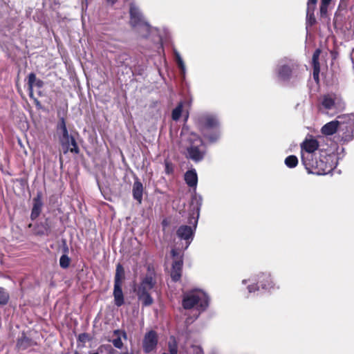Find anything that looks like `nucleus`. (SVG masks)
I'll return each instance as SVG.
<instances>
[{
    "label": "nucleus",
    "mask_w": 354,
    "mask_h": 354,
    "mask_svg": "<svg viewBox=\"0 0 354 354\" xmlns=\"http://www.w3.org/2000/svg\"><path fill=\"white\" fill-rule=\"evenodd\" d=\"M331 0H321L320 5V14L323 17L326 15L328 10V6L330 3Z\"/></svg>",
    "instance_id": "nucleus-27"
},
{
    "label": "nucleus",
    "mask_w": 354,
    "mask_h": 354,
    "mask_svg": "<svg viewBox=\"0 0 354 354\" xmlns=\"http://www.w3.org/2000/svg\"><path fill=\"white\" fill-rule=\"evenodd\" d=\"M242 284L247 285L246 289L249 293L260 290L272 293L280 288L272 273L268 271L260 272L247 279H243Z\"/></svg>",
    "instance_id": "nucleus-2"
},
{
    "label": "nucleus",
    "mask_w": 354,
    "mask_h": 354,
    "mask_svg": "<svg viewBox=\"0 0 354 354\" xmlns=\"http://www.w3.org/2000/svg\"><path fill=\"white\" fill-rule=\"evenodd\" d=\"M74 354H79L78 352L75 351Z\"/></svg>",
    "instance_id": "nucleus-44"
},
{
    "label": "nucleus",
    "mask_w": 354,
    "mask_h": 354,
    "mask_svg": "<svg viewBox=\"0 0 354 354\" xmlns=\"http://www.w3.org/2000/svg\"><path fill=\"white\" fill-rule=\"evenodd\" d=\"M316 23L314 14H306V27L312 26Z\"/></svg>",
    "instance_id": "nucleus-31"
},
{
    "label": "nucleus",
    "mask_w": 354,
    "mask_h": 354,
    "mask_svg": "<svg viewBox=\"0 0 354 354\" xmlns=\"http://www.w3.org/2000/svg\"><path fill=\"white\" fill-rule=\"evenodd\" d=\"M317 0H308L307 3L306 14H314Z\"/></svg>",
    "instance_id": "nucleus-29"
},
{
    "label": "nucleus",
    "mask_w": 354,
    "mask_h": 354,
    "mask_svg": "<svg viewBox=\"0 0 354 354\" xmlns=\"http://www.w3.org/2000/svg\"><path fill=\"white\" fill-rule=\"evenodd\" d=\"M57 133L58 136V138H59V136H66L69 134L67 128H64L61 130H57Z\"/></svg>",
    "instance_id": "nucleus-38"
},
{
    "label": "nucleus",
    "mask_w": 354,
    "mask_h": 354,
    "mask_svg": "<svg viewBox=\"0 0 354 354\" xmlns=\"http://www.w3.org/2000/svg\"><path fill=\"white\" fill-rule=\"evenodd\" d=\"M318 146L319 145L317 141L314 139L306 140L301 144L302 162L310 160V158L317 154L314 153V152L317 149Z\"/></svg>",
    "instance_id": "nucleus-11"
},
{
    "label": "nucleus",
    "mask_w": 354,
    "mask_h": 354,
    "mask_svg": "<svg viewBox=\"0 0 354 354\" xmlns=\"http://www.w3.org/2000/svg\"><path fill=\"white\" fill-rule=\"evenodd\" d=\"M175 60L176 62L177 65H183L184 63V61L183 58L181 57L180 53L176 50H174Z\"/></svg>",
    "instance_id": "nucleus-34"
},
{
    "label": "nucleus",
    "mask_w": 354,
    "mask_h": 354,
    "mask_svg": "<svg viewBox=\"0 0 354 354\" xmlns=\"http://www.w3.org/2000/svg\"><path fill=\"white\" fill-rule=\"evenodd\" d=\"M339 124L337 120L328 122L322 127V133L326 136L333 135L337 131Z\"/></svg>",
    "instance_id": "nucleus-21"
},
{
    "label": "nucleus",
    "mask_w": 354,
    "mask_h": 354,
    "mask_svg": "<svg viewBox=\"0 0 354 354\" xmlns=\"http://www.w3.org/2000/svg\"><path fill=\"white\" fill-rule=\"evenodd\" d=\"M195 124L203 138L209 143H215L221 136L220 120L216 114L203 113L195 118Z\"/></svg>",
    "instance_id": "nucleus-1"
},
{
    "label": "nucleus",
    "mask_w": 354,
    "mask_h": 354,
    "mask_svg": "<svg viewBox=\"0 0 354 354\" xmlns=\"http://www.w3.org/2000/svg\"><path fill=\"white\" fill-rule=\"evenodd\" d=\"M185 180L189 187H193L194 191H196L198 183V176L195 169L188 170L185 174Z\"/></svg>",
    "instance_id": "nucleus-19"
},
{
    "label": "nucleus",
    "mask_w": 354,
    "mask_h": 354,
    "mask_svg": "<svg viewBox=\"0 0 354 354\" xmlns=\"http://www.w3.org/2000/svg\"><path fill=\"white\" fill-rule=\"evenodd\" d=\"M144 187L142 183L139 180L138 178L135 179V181L132 187V194L133 198L141 204L142 201Z\"/></svg>",
    "instance_id": "nucleus-16"
},
{
    "label": "nucleus",
    "mask_w": 354,
    "mask_h": 354,
    "mask_svg": "<svg viewBox=\"0 0 354 354\" xmlns=\"http://www.w3.org/2000/svg\"><path fill=\"white\" fill-rule=\"evenodd\" d=\"M156 284V274L154 271L151 270L149 267L147 274L141 280V282L136 290L138 299L142 303L143 306H149L153 304V299L151 297L149 291L155 287Z\"/></svg>",
    "instance_id": "nucleus-6"
},
{
    "label": "nucleus",
    "mask_w": 354,
    "mask_h": 354,
    "mask_svg": "<svg viewBox=\"0 0 354 354\" xmlns=\"http://www.w3.org/2000/svg\"><path fill=\"white\" fill-rule=\"evenodd\" d=\"M118 0H106V2L108 5L113 6Z\"/></svg>",
    "instance_id": "nucleus-40"
},
{
    "label": "nucleus",
    "mask_w": 354,
    "mask_h": 354,
    "mask_svg": "<svg viewBox=\"0 0 354 354\" xmlns=\"http://www.w3.org/2000/svg\"><path fill=\"white\" fill-rule=\"evenodd\" d=\"M183 108V103L180 102L177 106L172 111L171 118L174 121H177L181 116Z\"/></svg>",
    "instance_id": "nucleus-24"
},
{
    "label": "nucleus",
    "mask_w": 354,
    "mask_h": 354,
    "mask_svg": "<svg viewBox=\"0 0 354 354\" xmlns=\"http://www.w3.org/2000/svg\"><path fill=\"white\" fill-rule=\"evenodd\" d=\"M64 128H67L66 122L64 118H61L57 123V130H61Z\"/></svg>",
    "instance_id": "nucleus-36"
},
{
    "label": "nucleus",
    "mask_w": 354,
    "mask_h": 354,
    "mask_svg": "<svg viewBox=\"0 0 354 354\" xmlns=\"http://www.w3.org/2000/svg\"><path fill=\"white\" fill-rule=\"evenodd\" d=\"M285 164L289 168H294L298 164V159L295 156H288L285 159Z\"/></svg>",
    "instance_id": "nucleus-25"
},
{
    "label": "nucleus",
    "mask_w": 354,
    "mask_h": 354,
    "mask_svg": "<svg viewBox=\"0 0 354 354\" xmlns=\"http://www.w3.org/2000/svg\"><path fill=\"white\" fill-rule=\"evenodd\" d=\"M178 237L180 240L185 241V245L182 246L181 248L185 250L187 249L190 243L193 240L194 229L191 226L181 225L178 227L176 232Z\"/></svg>",
    "instance_id": "nucleus-13"
},
{
    "label": "nucleus",
    "mask_w": 354,
    "mask_h": 354,
    "mask_svg": "<svg viewBox=\"0 0 354 354\" xmlns=\"http://www.w3.org/2000/svg\"><path fill=\"white\" fill-rule=\"evenodd\" d=\"M42 206L41 195L38 193L37 196L33 198V205L30 214L31 220L34 221L39 216Z\"/></svg>",
    "instance_id": "nucleus-17"
},
{
    "label": "nucleus",
    "mask_w": 354,
    "mask_h": 354,
    "mask_svg": "<svg viewBox=\"0 0 354 354\" xmlns=\"http://www.w3.org/2000/svg\"><path fill=\"white\" fill-rule=\"evenodd\" d=\"M9 293L7 290L0 287V305H6L9 301Z\"/></svg>",
    "instance_id": "nucleus-26"
},
{
    "label": "nucleus",
    "mask_w": 354,
    "mask_h": 354,
    "mask_svg": "<svg viewBox=\"0 0 354 354\" xmlns=\"http://www.w3.org/2000/svg\"><path fill=\"white\" fill-rule=\"evenodd\" d=\"M90 354H99V353L97 352H96V353H91Z\"/></svg>",
    "instance_id": "nucleus-43"
},
{
    "label": "nucleus",
    "mask_w": 354,
    "mask_h": 354,
    "mask_svg": "<svg viewBox=\"0 0 354 354\" xmlns=\"http://www.w3.org/2000/svg\"><path fill=\"white\" fill-rule=\"evenodd\" d=\"M113 336V339L111 340L112 344L115 348L121 349L123 347L122 338L124 339L127 338L126 332L120 330H115Z\"/></svg>",
    "instance_id": "nucleus-18"
},
{
    "label": "nucleus",
    "mask_w": 354,
    "mask_h": 354,
    "mask_svg": "<svg viewBox=\"0 0 354 354\" xmlns=\"http://www.w3.org/2000/svg\"><path fill=\"white\" fill-rule=\"evenodd\" d=\"M32 344V339L29 337H26L24 333L22 334V336L19 338L17 346L19 349L25 350Z\"/></svg>",
    "instance_id": "nucleus-22"
},
{
    "label": "nucleus",
    "mask_w": 354,
    "mask_h": 354,
    "mask_svg": "<svg viewBox=\"0 0 354 354\" xmlns=\"http://www.w3.org/2000/svg\"><path fill=\"white\" fill-rule=\"evenodd\" d=\"M34 100H35V103H36V104H37V106H38V105H40L39 102L36 98H34Z\"/></svg>",
    "instance_id": "nucleus-42"
},
{
    "label": "nucleus",
    "mask_w": 354,
    "mask_h": 354,
    "mask_svg": "<svg viewBox=\"0 0 354 354\" xmlns=\"http://www.w3.org/2000/svg\"><path fill=\"white\" fill-rule=\"evenodd\" d=\"M158 339L156 332L153 330L148 332L145 335L142 342L144 351L146 353L151 352L156 347Z\"/></svg>",
    "instance_id": "nucleus-15"
},
{
    "label": "nucleus",
    "mask_w": 354,
    "mask_h": 354,
    "mask_svg": "<svg viewBox=\"0 0 354 354\" xmlns=\"http://www.w3.org/2000/svg\"><path fill=\"white\" fill-rule=\"evenodd\" d=\"M44 86V82L41 80L37 79V80L34 84V86H36L37 88H41Z\"/></svg>",
    "instance_id": "nucleus-39"
},
{
    "label": "nucleus",
    "mask_w": 354,
    "mask_h": 354,
    "mask_svg": "<svg viewBox=\"0 0 354 354\" xmlns=\"http://www.w3.org/2000/svg\"><path fill=\"white\" fill-rule=\"evenodd\" d=\"M129 24L131 27L142 29L145 32L141 34L142 37H147L149 33L155 29L147 21L140 8L133 3L129 5Z\"/></svg>",
    "instance_id": "nucleus-8"
},
{
    "label": "nucleus",
    "mask_w": 354,
    "mask_h": 354,
    "mask_svg": "<svg viewBox=\"0 0 354 354\" xmlns=\"http://www.w3.org/2000/svg\"><path fill=\"white\" fill-rule=\"evenodd\" d=\"M37 80V79L36 77L35 74L33 73H30L28 75V87H34V84L35 83V82Z\"/></svg>",
    "instance_id": "nucleus-33"
},
{
    "label": "nucleus",
    "mask_w": 354,
    "mask_h": 354,
    "mask_svg": "<svg viewBox=\"0 0 354 354\" xmlns=\"http://www.w3.org/2000/svg\"><path fill=\"white\" fill-rule=\"evenodd\" d=\"M299 68V62L288 57L279 59L274 68L273 75L279 82H289L297 76Z\"/></svg>",
    "instance_id": "nucleus-5"
},
{
    "label": "nucleus",
    "mask_w": 354,
    "mask_h": 354,
    "mask_svg": "<svg viewBox=\"0 0 354 354\" xmlns=\"http://www.w3.org/2000/svg\"><path fill=\"white\" fill-rule=\"evenodd\" d=\"M187 354H203V351L201 346L192 345L187 351Z\"/></svg>",
    "instance_id": "nucleus-30"
},
{
    "label": "nucleus",
    "mask_w": 354,
    "mask_h": 354,
    "mask_svg": "<svg viewBox=\"0 0 354 354\" xmlns=\"http://www.w3.org/2000/svg\"><path fill=\"white\" fill-rule=\"evenodd\" d=\"M319 54H320V50L319 49H317L314 53H313V66H319Z\"/></svg>",
    "instance_id": "nucleus-32"
},
{
    "label": "nucleus",
    "mask_w": 354,
    "mask_h": 354,
    "mask_svg": "<svg viewBox=\"0 0 354 354\" xmlns=\"http://www.w3.org/2000/svg\"><path fill=\"white\" fill-rule=\"evenodd\" d=\"M28 91H29V96H30V97L34 98L33 87H28Z\"/></svg>",
    "instance_id": "nucleus-41"
},
{
    "label": "nucleus",
    "mask_w": 354,
    "mask_h": 354,
    "mask_svg": "<svg viewBox=\"0 0 354 354\" xmlns=\"http://www.w3.org/2000/svg\"><path fill=\"white\" fill-rule=\"evenodd\" d=\"M113 297L115 304L120 307L124 304V296L122 290V283H114Z\"/></svg>",
    "instance_id": "nucleus-20"
},
{
    "label": "nucleus",
    "mask_w": 354,
    "mask_h": 354,
    "mask_svg": "<svg viewBox=\"0 0 354 354\" xmlns=\"http://www.w3.org/2000/svg\"><path fill=\"white\" fill-rule=\"evenodd\" d=\"M181 138L189 143L187 147L186 157L195 162L202 161L206 153L205 145L201 138L187 126H183L180 133Z\"/></svg>",
    "instance_id": "nucleus-3"
},
{
    "label": "nucleus",
    "mask_w": 354,
    "mask_h": 354,
    "mask_svg": "<svg viewBox=\"0 0 354 354\" xmlns=\"http://www.w3.org/2000/svg\"><path fill=\"white\" fill-rule=\"evenodd\" d=\"M124 271L121 264H118L116 267V272L114 279V283H122V278L124 277Z\"/></svg>",
    "instance_id": "nucleus-23"
},
{
    "label": "nucleus",
    "mask_w": 354,
    "mask_h": 354,
    "mask_svg": "<svg viewBox=\"0 0 354 354\" xmlns=\"http://www.w3.org/2000/svg\"><path fill=\"white\" fill-rule=\"evenodd\" d=\"M59 141L64 154L67 153L68 151L79 153V147L73 136L69 134L59 136Z\"/></svg>",
    "instance_id": "nucleus-12"
},
{
    "label": "nucleus",
    "mask_w": 354,
    "mask_h": 354,
    "mask_svg": "<svg viewBox=\"0 0 354 354\" xmlns=\"http://www.w3.org/2000/svg\"><path fill=\"white\" fill-rule=\"evenodd\" d=\"M70 258L66 254H62L59 259V265L62 268H67L70 265Z\"/></svg>",
    "instance_id": "nucleus-28"
},
{
    "label": "nucleus",
    "mask_w": 354,
    "mask_h": 354,
    "mask_svg": "<svg viewBox=\"0 0 354 354\" xmlns=\"http://www.w3.org/2000/svg\"><path fill=\"white\" fill-rule=\"evenodd\" d=\"M209 300V295L204 290L196 288L183 293L182 306L185 310L195 309L199 315L207 310Z\"/></svg>",
    "instance_id": "nucleus-4"
},
{
    "label": "nucleus",
    "mask_w": 354,
    "mask_h": 354,
    "mask_svg": "<svg viewBox=\"0 0 354 354\" xmlns=\"http://www.w3.org/2000/svg\"><path fill=\"white\" fill-rule=\"evenodd\" d=\"M319 74V66H313V78L318 83Z\"/></svg>",
    "instance_id": "nucleus-35"
},
{
    "label": "nucleus",
    "mask_w": 354,
    "mask_h": 354,
    "mask_svg": "<svg viewBox=\"0 0 354 354\" xmlns=\"http://www.w3.org/2000/svg\"><path fill=\"white\" fill-rule=\"evenodd\" d=\"M321 110L328 113L329 111H337L344 108L341 97L334 93L324 95L321 98Z\"/></svg>",
    "instance_id": "nucleus-9"
},
{
    "label": "nucleus",
    "mask_w": 354,
    "mask_h": 354,
    "mask_svg": "<svg viewBox=\"0 0 354 354\" xmlns=\"http://www.w3.org/2000/svg\"><path fill=\"white\" fill-rule=\"evenodd\" d=\"M178 250H180V248L172 249L171 252L172 257L174 258L171 270V278L174 282L180 280L183 270V255L178 252Z\"/></svg>",
    "instance_id": "nucleus-10"
},
{
    "label": "nucleus",
    "mask_w": 354,
    "mask_h": 354,
    "mask_svg": "<svg viewBox=\"0 0 354 354\" xmlns=\"http://www.w3.org/2000/svg\"><path fill=\"white\" fill-rule=\"evenodd\" d=\"M203 204V197L201 195L198 194L196 191L194 192L191 203H190V207L192 211V214L196 215V217H194V224L196 225L198 222V219L200 215V211L201 208ZM196 228V225H194V229Z\"/></svg>",
    "instance_id": "nucleus-14"
},
{
    "label": "nucleus",
    "mask_w": 354,
    "mask_h": 354,
    "mask_svg": "<svg viewBox=\"0 0 354 354\" xmlns=\"http://www.w3.org/2000/svg\"><path fill=\"white\" fill-rule=\"evenodd\" d=\"M303 164L309 173L316 175H325L334 168L330 156L316 154Z\"/></svg>",
    "instance_id": "nucleus-7"
},
{
    "label": "nucleus",
    "mask_w": 354,
    "mask_h": 354,
    "mask_svg": "<svg viewBox=\"0 0 354 354\" xmlns=\"http://www.w3.org/2000/svg\"><path fill=\"white\" fill-rule=\"evenodd\" d=\"M178 67L179 68V69L180 71L181 77L184 80L185 79V76H186V66H185V64H183V65H178Z\"/></svg>",
    "instance_id": "nucleus-37"
}]
</instances>
